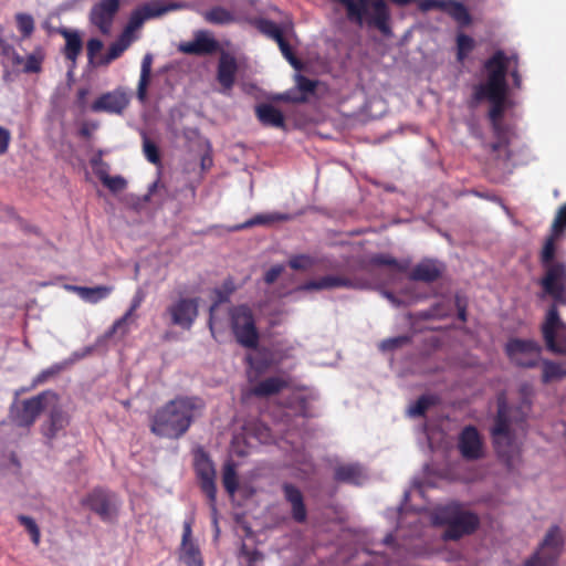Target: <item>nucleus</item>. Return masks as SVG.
<instances>
[{"mask_svg": "<svg viewBox=\"0 0 566 566\" xmlns=\"http://www.w3.org/2000/svg\"><path fill=\"white\" fill-rule=\"evenodd\" d=\"M182 7L184 4L180 2L163 3L159 0H153L150 2L145 3L140 8L144 11L145 15H147V19H154L159 18L170 11L181 9Z\"/></svg>", "mask_w": 566, "mask_h": 566, "instance_id": "33", "label": "nucleus"}, {"mask_svg": "<svg viewBox=\"0 0 566 566\" xmlns=\"http://www.w3.org/2000/svg\"><path fill=\"white\" fill-rule=\"evenodd\" d=\"M199 315L198 297H179L171 302L163 313L168 324L189 331Z\"/></svg>", "mask_w": 566, "mask_h": 566, "instance_id": "8", "label": "nucleus"}, {"mask_svg": "<svg viewBox=\"0 0 566 566\" xmlns=\"http://www.w3.org/2000/svg\"><path fill=\"white\" fill-rule=\"evenodd\" d=\"M475 46L474 40L464 33L457 36V60L463 62Z\"/></svg>", "mask_w": 566, "mask_h": 566, "instance_id": "45", "label": "nucleus"}, {"mask_svg": "<svg viewBox=\"0 0 566 566\" xmlns=\"http://www.w3.org/2000/svg\"><path fill=\"white\" fill-rule=\"evenodd\" d=\"M284 268L283 265H274L270 270H268L264 274V282L266 284H273L277 277L282 274Z\"/></svg>", "mask_w": 566, "mask_h": 566, "instance_id": "63", "label": "nucleus"}, {"mask_svg": "<svg viewBox=\"0 0 566 566\" xmlns=\"http://www.w3.org/2000/svg\"><path fill=\"white\" fill-rule=\"evenodd\" d=\"M17 27L23 38H29L34 31V20L28 13H18L15 15Z\"/></svg>", "mask_w": 566, "mask_h": 566, "instance_id": "51", "label": "nucleus"}, {"mask_svg": "<svg viewBox=\"0 0 566 566\" xmlns=\"http://www.w3.org/2000/svg\"><path fill=\"white\" fill-rule=\"evenodd\" d=\"M81 503L98 515L103 522H112L118 515L119 503L116 494L103 488L93 489Z\"/></svg>", "mask_w": 566, "mask_h": 566, "instance_id": "9", "label": "nucleus"}, {"mask_svg": "<svg viewBox=\"0 0 566 566\" xmlns=\"http://www.w3.org/2000/svg\"><path fill=\"white\" fill-rule=\"evenodd\" d=\"M446 4L447 0H420L418 3V8L422 12H428L433 9L444 11Z\"/></svg>", "mask_w": 566, "mask_h": 566, "instance_id": "60", "label": "nucleus"}, {"mask_svg": "<svg viewBox=\"0 0 566 566\" xmlns=\"http://www.w3.org/2000/svg\"><path fill=\"white\" fill-rule=\"evenodd\" d=\"M275 42L277 43L282 54L291 63V65L297 70L301 69L302 64H301L300 60L293 53V50H292L291 45L289 44V42L285 40L284 35H282Z\"/></svg>", "mask_w": 566, "mask_h": 566, "instance_id": "52", "label": "nucleus"}, {"mask_svg": "<svg viewBox=\"0 0 566 566\" xmlns=\"http://www.w3.org/2000/svg\"><path fill=\"white\" fill-rule=\"evenodd\" d=\"M458 449L463 459L474 461L483 458V442L479 430L474 426H467L462 429Z\"/></svg>", "mask_w": 566, "mask_h": 566, "instance_id": "15", "label": "nucleus"}, {"mask_svg": "<svg viewBox=\"0 0 566 566\" xmlns=\"http://www.w3.org/2000/svg\"><path fill=\"white\" fill-rule=\"evenodd\" d=\"M542 334L551 352L566 355V323L560 319L555 306H549L547 310Z\"/></svg>", "mask_w": 566, "mask_h": 566, "instance_id": "10", "label": "nucleus"}, {"mask_svg": "<svg viewBox=\"0 0 566 566\" xmlns=\"http://www.w3.org/2000/svg\"><path fill=\"white\" fill-rule=\"evenodd\" d=\"M102 184L112 192H118L126 188V180L122 176H109Z\"/></svg>", "mask_w": 566, "mask_h": 566, "instance_id": "58", "label": "nucleus"}, {"mask_svg": "<svg viewBox=\"0 0 566 566\" xmlns=\"http://www.w3.org/2000/svg\"><path fill=\"white\" fill-rule=\"evenodd\" d=\"M545 293L553 298V304L551 306H555L557 311L558 305H566V287L560 286Z\"/></svg>", "mask_w": 566, "mask_h": 566, "instance_id": "59", "label": "nucleus"}, {"mask_svg": "<svg viewBox=\"0 0 566 566\" xmlns=\"http://www.w3.org/2000/svg\"><path fill=\"white\" fill-rule=\"evenodd\" d=\"M222 484L229 495H233L239 488V480L233 462H227L222 471Z\"/></svg>", "mask_w": 566, "mask_h": 566, "instance_id": "40", "label": "nucleus"}, {"mask_svg": "<svg viewBox=\"0 0 566 566\" xmlns=\"http://www.w3.org/2000/svg\"><path fill=\"white\" fill-rule=\"evenodd\" d=\"M11 142V133L8 128L0 126V156L4 155Z\"/></svg>", "mask_w": 566, "mask_h": 566, "instance_id": "62", "label": "nucleus"}, {"mask_svg": "<svg viewBox=\"0 0 566 566\" xmlns=\"http://www.w3.org/2000/svg\"><path fill=\"white\" fill-rule=\"evenodd\" d=\"M545 274L541 279V285L544 292L552 291L557 287H566V264L564 262H555L549 265H542Z\"/></svg>", "mask_w": 566, "mask_h": 566, "instance_id": "21", "label": "nucleus"}, {"mask_svg": "<svg viewBox=\"0 0 566 566\" xmlns=\"http://www.w3.org/2000/svg\"><path fill=\"white\" fill-rule=\"evenodd\" d=\"M255 114L260 123L264 126L283 128L285 119L281 111L271 104H260L255 107Z\"/></svg>", "mask_w": 566, "mask_h": 566, "instance_id": "28", "label": "nucleus"}, {"mask_svg": "<svg viewBox=\"0 0 566 566\" xmlns=\"http://www.w3.org/2000/svg\"><path fill=\"white\" fill-rule=\"evenodd\" d=\"M322 280V289L331 290L336 287H346V289H364L366 287V283L360 280H352L346 276L339 275H325L321 277Z\"/></svg>", "mask_w": 566, "mask_h": 566, "instance_id": "32", "label": "nucleus"}, {"mask_svg": "<svg viewBox=\"0 0 566 566\" xmlns=\"http://www.w3.org/2000/svg\"><path fill=\"white\" fill-rule=\"evenodd\" d=\"M119 8L120 0H101L92 7L90 11V22L96 27L102 34L107 35L112 30Z\"/></svg>", "mask_w": 566, "mask_h": 566, "instance_id": "14", "label": "nucleus"}, {"mask_svg": "<svg viewBox=\"0 0 566 566\" xmlns=\"http://www.w3.org/2000/svg\"><path fill=\"white\" fill-rule=\"evenodd\" d=\"M229 321L237 343L242 347L256 349L260 342V333L252 308L247 304L231 306L229 310Z\"/></svg>", "mask_w": 566, "mask_h": 566, "instance_id": "6", "label": "nucleus"}, {"mask_svg": "<svg viewBox=\"0 0 566 566\" xmlns=\"http://www.w3.org/2000/svg\"><path fill=\"white\" fill-rule=\"evenodd\" d=\"M144 300H145V293L142 290H138L136 292V294L134 295L130 306L126 311L125 314H127V316H130L132 318L136 319L135 312L140 307Z\"/></svg>", "mask_w": 566, "mask_h": 566, "instance_id": "61", "label": "nucleus"}, {"mask_svg": "<svg viewBox=\"0 0 566 566\" xmlns=\"http://www.w3.org/2000/svg\"><path fill=\"white\" fill-rule=\"evenodd\" d=\"M103 49V42L99 39H91L87 41L86 50L88 62L95 66V62L98 57H96L97 53Z\"/></svg>", "mask_w": 566, "mask_h": 566, "instance_id": "57", "label": "nucleus"}, {"mask_svg": "<svg viewBox=\"0 0 566 566\" xmlns=\"http://www.w3.org/2000/svg\"><path fill=\"white\" fill-rule=\"evenodd\" d=\"M505 350L515 365L533 368L539 361L542 348L536 340L513 338L507 342Z\"/></svg>", "mask_w": 566, "mask_h": 566, "instance_id": "13", "label": "nucleus"}, {"mask_svg": "<svg viewBox=\"0 0 566 566\" xmlns=\"http://www.w3.org/2000/svg\"><path fill=\"white\" fill-rule=\"evenodd\" d=\"M191 522L184 523V532L181 539V549L184 560L188 566H202L200 551L198 546L191 541Z\"/></svg>", "mask_w": 566, "mask_h": 566, "instance_id": "23", "label": "nucleus"}, {"mask_svg": "<svg viewBox=\"0 0 566 566\" xmlns=\"http://www.w3.org/2000/svg\"><path fill=\"white\" fill-rule=\"evenodd\" d=\"M484 69L488 72L486 82L474 86L469 106L473 108L482 101L489 99L491 102L489 118L492 129L494 135H500L503 127L501 118L504 113L507 90L509 57L503 51H496L485 61Z\"/></svg>", "mask_w": 566, "mask_h": 566, "instance_id": "1", "label": "nucleus"}, {"mask_svg": "<svg viewBox=\"0 0 566 566\" xmlns=\"http://www.w3.org/2000/svg\"><path fill=\"white\" fill-rule=\"evenodd\" d=\"M496 137V142H494L492 145H491V149L493 151H499L501 150L503 147L507 146L509 145V139H507V132L505 130L504 127H502V132L500 133V135H495Z\"/></svg>", "mask_w": 566, "mask_h": 566, "instance_id": "64", "label": "nucleus"}, {"mask_svg": "<svg viewBox=\"0 0 566 566\" xmlns=\"http://www.w3.org/2000/svg\"><path fill=\"white\" fill-rule=\"evenodd\" d=\"M202 17L206 22L216 25L230 24L235 20L234 14L230 10L220 6L212 7L211 9L205 11Z\"/></svg>", "mask_w": 566, "mask_h": 566, "instance_id": "35", "label": "nucleus"}, {"mask_svg": "<svg viewBox=\"0 0 566 566\" xmlns=\"http://www.w3.org/2000/svg\"><path fill=\"white\" fill-rule=\"evenodd\" d=\"M64 364H54L46 369H43L40 374H38L32 380L31 388H35L39 385L46 382L50 378L59 375L63 369Z\"/></svg>", "mask_w": 566, "mask_h": 566, "instance_id": "50", "label": "nucleus"}, {"mask_svg": "<svg viewBox=\"0 0 566 566\" xmlns=\"http://www.w3.org/2000/svg\"><path fill=\"white\" fill-rule=\"evenodd\" d=\"M219 49L216 39L208 36L205 32H198L193 41L185 42L179 45V51L190 55H208Z\"/></svg>", "mask_w": 566, "mask_h": 566, "instance_id": "18", "label": "nucleus"}, {"mask_svg": "<svg viewBox=\"0 0 566 566\" xmlns=\"http://www.w3.org/2000/svg\"><path fill=\"white\" fill-rule=\"evenodd\" d=\"M237 72V59L231 53L221 51L217 69V80L223 90L229 91L233 87Z\"/></svg>", "mask_w": 566, "mask_h": 566, "instance_id": "17", "label": "nucleus"}, {"mask_svg": "<svg viewBox=\"0 0 566 566\" xmlns=\"http://www.w3.org/2000/svg\"><path fill=\"white\" fill-rule=\"evenodd\" d=\"M146 20H148L147 15H145L142 8L139 7V8L135 9L130 13L128 22H127L126 27L124 28L122 34L128 39H133V41H134L135 40L134 32L136 30H138L139 28H142V25L144 24V22Z\"/></svg>", "mask_w": 566, "mask_h": 566, "instance_id": "42", "label": "nucleus"}, {"mask_svg": "<svg viewBox=\"0 0 566 566\" xmlns=\"http://www.w3.org/2000/svg\"><path fill=\"white\" fill-rule=\"evenodd\" d=\"M563 538L558 526H552L541 547L524 562V566H555L562 551Z\"/></svg>", "mask_w": 566, "mask_h": 566, "instance_id": "11", "label": "nucleus"}, {"mask_svg": "<svg viewBox=\"0 0 566 566\" xmlns=\"http://www.w3.org/2000/svg\"><path fill=\"white\" fill-rule=\"evenodd\" d=\"M551 230L564 237L566 231V202L557 210Z\"/></svg>", "mask_w": 566, "mask_h": 566, "instance_id": "53", "label": "nucleus"}, {"mask_svg": "<svg viewBox=\"0 0 566 566\" xmlns=\"http://www.w3.org/2000/svg\"><path fill=\"white\" fill-rule=\"evenodd\" d=\"M135 319L127 314H124L122 317L117 318L113 325L105 333V338L118 337L119 339L124 338L129 333V325Z\"/></svg>", "mask_w": 566, "mask_h": 566, "instance_id": "41", "label": "nucleus"}, {"mask_svg": "<svg viewBox=\"0 0 566 566\" xmlns=\"http://www.w3.org/2000/svg\"><path fill=\"white\" fill-rule=\"evenodd\" d=\"M195 471L200 489L206 494L212 513H217L216 469L206 452L199 451L196 453Z\"/></svg>", "mask_w": 566, "mask_h": 566, "instance_id": "12", "label": "nucleus"}, {"mask_svg": "<svg viewBox=\"0 0 566 566\" xmlns=\"http://www.w3.org/2000/svg\"><path fill=\"white\" fill-rule=\"evenodd\" d=\"M59 400V396L45 390L39 395L23 400L20 405H13L10 409V418L14 424L21 428L33 426L38 417L42 413L50 401Z\"/></svg>", "mask_w": 566, "mask_h": 566, "instance_id": "7", "label": "nucleus"}, {"mask_svg": "<svg viewBox=\"0 0 566 566\" xmlns=\"http://www.w3.org/2000/svg\"><path fill=\"white\" fill-rule=\"evenodd\" d=\"M316 264L315 258L308 254H295L289 259V266L295 271H307Z\"/></svg>", "mask_w": 566, "mask_h": 566, "instance_id": "48", "label": "nucleus"}, {"mask_svg": "<svg viewBox=\"0 0 566 566\" xmlns=\"http://www.w3.org/2000/svg\"><path fill=\"white\" fill-rule=\"evenodd\" d=\"M370 264L376 266H387L395 272L406 271V266L401 265L395 258L389 254H375L370 259Z\"/></svg>", "mask_w": 566, "mask_h": 566, "instance_id": "47", "label": "nucleus"}, {"mask_svg": "<svg viewBox=\"0 0 566 566\" xmlns=\"http://www.w3.org/2000/svg\"><path fill=\"white\" fill-rule=\"evenodd\" d=\"M153 55L147 53L142 60L140 76L137 86V97L140 102H145L147 90L151 77Z\"/></svg>", "mask_w": 566, "mask_h": 566, "instance_id": "31", "label": "nucleus"}, {"mask_svg": "<svg viewBox=\"0 0 566 566\" xmlns=\"http://www.w3.org/2000/svg\"><path fill=\"white\" fill-rule=\"evenodd\" d=\"M563 238V235L555 233L551 230L549 234L545 239L544 245L542 248L539 254V261L542 265H549L555 263V254H556V242Z\"/></svg>", "mask_w": 566, "mask_h": 566, "instance_id": "38", "label": "nucleus"}, {"mask_svg": "<svg viewBox=\"0 0 566 566\" xmlns=\"http://www.w3.org/2000/svg\"><path fill=\"white\" fill-rule=\"evenodd\" d=\"M49 406H52V408L48 421L42 427V432L46 438L53 439L59 431L63 430L69 424V416L57 406V400L55 402L50 401Z\"/></svg>", "mask_w": 566, "mask_h": 566, "instance_id": "22", "label": "nucleus"}, {"mask_svg": "<svg viewBox=\"0 0 566 566\" xmlns=\"http://www.w3.org/2000/svg\"><path fill=\"white\" fill-rule=\"evenodd\" d=\"M255 27L261 33L265 34L274 41L283 35L282 29L272 20L263 18L258 19L255 21Z\"/></svg>", "mask_w": 566, "mask_h": 566, "instance_id": "46", "label": "nucleus"}, {"mask_svg": "<svg viewBox=\"0 0 566 566\" xmlns=\"http://www.w3.org/2000/svg\"><path fill=\"white\" fill-rule=\"evenodd\" d=\"M206 403L200 397L179 396L157 409L151 419V432L161 438L179 439L201 416Z\"/></svg>", "mask_w": 566, "mask_h": 566, "instance_id": "2", "label": "nucleus"}, {"mask_svg": "<svg viewBox=\"0 0 566 566\" xmlns=\"http://www.w3.org/2000/svg\"><path fill=\"white\" fill-rule=\"evenodd\" d=\"M273 221H274V218L272 216L258 214V216L249 219L244 223L237 226L234 229L242 230V229L251 228L254 226L269 224Z\"/></svg>", "mask_w": 566, "mask_h": 566, "instance_id": "56", "label": "nucleus"}, {"mask_svg": "<svg viewBox=\"0 0 566 566\" xmlns=\"http://www.w3.org/2000/svg\"><path fill=\"white\" fill-rule=\"evenodd\" d=\"M59 34H61L65 40L63 49L65 59L75 63L83 48V41L80 33L77 31L62 28L59 30Z\"/></svg>", "mask_w": 566, "mask_h": 566, "instance_id": "26", "label": "nucleus"}, {"mask_svg": "<svg viewBox=\"0 0 566 566\" xmlns=\"http://www.w3.org/2000/svg\"><path fill=\"white\" fill-rule=\"evenodd\" d=\"M290 385L291 381L287 377L271 376L254 385L251 388V395L258 398H268L287 389Z\"/></svg>", "mask_w": 566, "mask_h": 566, "instance_id": "20", "label": "nucleus"}, {"mask_svg": "<svg viewBox=\"0 0 566 566\" xmlns=\"http://www.w3.org/2000/svg\"><path fill=\"white\" fill-rule=\"evenodd\" d=\"M409 342H410L409 336L401 335V336L384 339L380 343L379 347L382 352H391V350H395V349L408 344Z\"/></svg>", "mask_w": 566, "mask_h": 566, "instance_id": "55", "label": "nucleus"}, {"mask_svg": "<svg viewBox=\"0 0 566 566\" xmlns=\"http://www.w3.org/2000/svg\"><path fill=\"white\" fill-rule=\"evenodd\" d=\"M247 363L258 374H263L274 365L272 354L266 349H260L256 356H247Z\"/></svg>", "mask_w": 566, "mask_h": 566, "instance_id": "37", "label": "nucleus"}, {"mask_svg": "<svg viewBox=\"0 0 566 566\" xmlns=\"http://www.w3.org/2000/svg\"><path fill=\"white\" fill-rule=\"evenodd\" d=\"M235 291V285L232 279H227L222 283V286L214 290L216 300L210 306L209 327L212 331V314L213 311L221 304L229 302L231 294Z\"/></svg>", "mask_w": 566, "mask_h": 566, "instance_id": "36", "label": "nucleus"}, {"mask_svg": "<svg viewBox=\"0 0 566 566\" xmlns=\"http://www.w3.org/2000/svg\"><path fill=\"white\" fill-rule=\"evenodd\" d=\"M129 103L126 94L119 90L102 94L91 106L95 113L122 114Z\"/></svg>", "mask_w": 566, "mask_h": 566, "instance_id": "16", "label": "nucleus"}, {"mask_svg": "<svg viewBox=\"0 0 566 566\" xmlns=\"http://www.w3.org/2000/svg\"><path fill=\"white\" fill-rule=\"evenodd\" d=\"M18 521L30 534L32 543L38 546L41 539V532L34 518L21 514L18 515Z\"/></svg>", "mask_w": 566, "mask_h": 566, "instance_id": "49", "label": "nucleus"}, {"mask_svg": "<svg viewBox=\"0 0 566 566\" xmlns=\"http://www.w3.org/2000/svg\"><path fill=\"white\" fill-rule=\"evenodd\" d=\"M437 524L446 525L444 539L457 541L473 533L479 526V517L474 513L462 511L459 505L450 504L437 510Z\"/></svg>", "mask_w": 566, "mask_h": 566, "instance_id": "5", "label": "nucleus"}, {"mask_svg": "<svg viewBox=\"0 0 566 566\" xmlns=\"http://www.w3.org/2000/svg\"><path fill=\"white\" fill-rule=\"evenodd\" d=\"M432 405V399L428 396H421L417 399L413 406L410 407L409 413L412 417L424 416L429 407Z\"/></svg>", "mask_w": 566, "mask_h": 566, "instance_id": "54", "label": "nucleus"}, {"mask_svg": "<svg viewBox=\"0 0 566 566\" xmlns=\"http://www.w3.org/2000/svg\"><path fill=\"white\" fill-rule=\"evenodd\" d=\"M491 437L499 458L510 468L516 454L515 436L511 430L510 406L505 396L497 397V412L491 428Z\"/></svg>", "mask_w": 566, "mask_h": 566, "instance_id": "4", "label": "nucleus"}, {"mask_svg": "<svg viewBox=\"0 0 566 566\" xmlns=\"http://www.w3.org/2000/svg\"><path fill=\"white\" fill-rule=\"evenodd\" d=\"M143 137V153L146 157V159L154 164V165H160L161 158H160V150L157 144L149 139L147 134L145 132L142 133Z\"/></svg>", "mask_w": 566, "mask_h": 566, "instance_id": "43", "label": "nucleus"}, {"mask_svg": "<svg viewBox=\"0 0 566 566\" xmlns=\"http://www.w3.org/2000/svg\"><path fill=\"white\" fill-rule=\"evenodd\" d=\"M444 12H447L461 27H467L472 22L469 10L460 1L447 0Z\"/></svg>", "mask_w": 566, "mask_h": 566, "instance_id": "34", "label": "nucleus"}, {"mask_svg": "<svg viewBox=\"0 0 566 566\" xmlns=\"http://www.w3.org/2000/svg\"><path fill=\"white\" fill-rule=\"evenodd\" d=\"M296 87L300 91V95L291 92H286L281 95V99L285 102L303 103L306 101V94H312L317 87V81L311 80L300 73L295 75Z\"/></svg>", "mask_w": 566, "mask_h": 566, "instance_id": "27", "label": "nucleus"}, {"mask_svg": "<svg viewBox=\"0 0 566 566\" xmlns=\"http://www.w3.org/2000/svg\"><path fill=\"white\" fill-rule=\"evenodd\" d=\"M543 382L566 378V363L546 360L543 365Z\"/></svg>", "mask_w": 566, "mask_h": 566, "instance_id": "39", "label": "nucleus"}, {"mask_svg": "<svg viewBox=\"0 0 566 566\" xmlns=\"http://www.w3.org/2000/svg\"><path fill=\"white\" fill-rule=\"evenodd\" d=\"M282 490L286 502L291 504L293 520L297 523H304L307 517V510L302 492L298 488L287 482L283 483Z\"/></svg>", "mask_w": 566, "mask_h": 566, "instance_id": "19", "label": "nucleus"}, {"mask_svg": "<svg viewBox=\"0 0 566 566\" xmlns=\"http://www.w3.org/2000/svg\"><path fill=\"white\" fill-rule=\"evenodd\" d=\"M442 275L441 266L431 260H426L418 263L410 272L412 281L432 283Z\"/></svg>", "mask_w": 566, "mask_h": 566, "instance_id": "24", "label": "nucleus"}, {"mask_svg": "<svg viewBox=\"0 0 566 566\" xmlns=\"http://www.w3.org/2000/svg\"><path fill=\"white\" fill-rule=\"evenodd\" d=\"M44 61V52L41 48L34 49L24 61L23 72L24 73H39L42 70V63Z\"/></svg>", "mask_w": 566, "mask_h": 566, "instance_id": "44", "label": "nucleus"}, {"mask_svg": "<svg viewBox=\"0 0 566 566\" xmlns=\"http://www.w3.org/2000/svg\"><path fill=\"white\" fill-rule=\"evenodd\" d=\"M345 8L347 19L361 27L367 24L377 29L382 35L392 34L390 20L391 12L386 0H333ZM396 6L405 7L415 0H389Z\"/></svg>", "mask_w": 566, "mask_h": 566, "instance_id": "3", "label": "nucleus"}, {"mask_svg": "<svg viewBox=\"0 0 566 566\" xmlns=\"http://www.w3.org/2000/svg\"><path fill=\"white\" fill-rule=\"evenodd\" d=\"M66 289L69 291L77 294L83 301L96 304L99 301L106 298L112 292V286L98 285L94 287L80 286V285H67Z\"/></svg>", "mask_w": 566, "mask_h": 566, "instance_id": "25", "label": "nucleus"}, {"mask_svg": "<svg viewBox=\"0 0 566 566\" xmlns=\"http://www.w3.org/2000/svg\"><path fill=\"white\" fill-rule=\"evenodd\" d=\"M133 39H128L120 33V35L111 43L107 53L99 56L95 62V67L107 66L114 60L120 57L123 53L130 46Z\"/></svg>", "mask_w": 566, "mask_h": 566, "instance_id": "29", "label": "nucleus"}, {"mask_svg": "<svg viewBox=\"0 0 566 566\" xmlns=\"http://www.w3.org/2000/svg\"><path fill=\"white\" fill-rule=\"evenodd\" d=\"M334 478L337 482L359 485L364 479V472L358 464H343L335 469Z\"/></svg>", "mask_w": 566, "mask_h": 566, "instance_id": "30", "label": "nucleus"}]
</instances>
